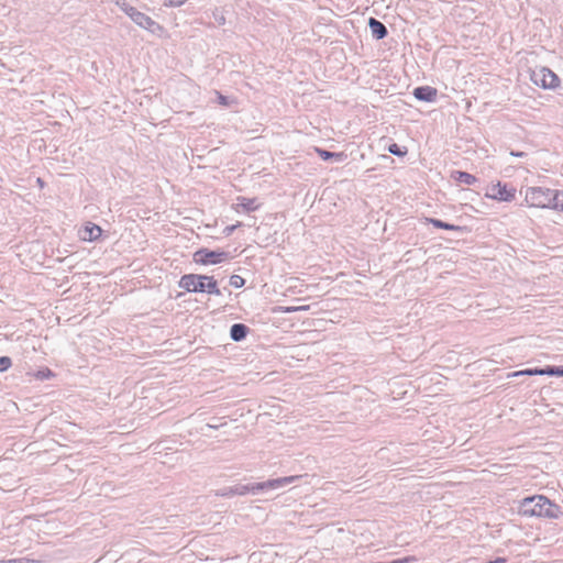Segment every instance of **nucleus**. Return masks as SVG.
Returning <instances> with one entry per match:
<instances>
[{
    "label": "nucleus",
    "mask_w": 563,
    "mask_h": 563,
    "mask_svg": "<svg viewBox=\"0 0 563 563\" xmlns=\"http://www.w3.org/2000/svg\"><path fill=\"white\" fill-rule=\"evenodd\" d=\"M250 332V328L244 323H234L230 328V338L234 342L243 341Z\"/></svg>",
    "instance_id": "12"
},
{
    "label": "nucleus",
    "mask_w": 563,
    "mask_h": 563,
    "mask_svg": "<svg viewBox=\"0 0 563 563\" xmlns=\"http://www.w3.org/2000/svg\"><path fill=\"white\" fill-rule=\"evenodd\" d=\"M531 81L543 89H556L561 85L559 76L548 67H536L530 73Z\"/></svg>",
    "instance_id": "5"
},
{
    "label": "nucleus",
    "mask_w": 563,
    "mask_h": 563,
    "mask_svg": "<svg viewBox=\"0 0 563 563\" xmlns=\"http://www.w3.org/2000/svg\"><path fill=\"white\" fill-rule=\"evenodd\" d=\"M186 0H165V4L169 7H180Z\"/></svg>",
    "instance_id": "25"
},
{
    "label": "nucleus",
    "mask_w": 563,
    "mask_h": 563,
    "mask_svg": "<svg viewBox=\"0 0 563 563\" xmlns=\"http://www.w3.org/2000/svg\"><path fill=\"white\" fill-rule=\"evenodd\" d=\"M12 366V360L9 356H0V372L3 373Z\"/></svg>",
    "instance_id": "22"
},
{
    "label": "nucleus",
    "mask_w": 563,
    "mask_h": 563,
    "mask_svg": "<svg viewBox=\"0 0 563 563\" xmlns=\"http://www.w3.org/2000/svg\"><path fill=\"white\" fill-rule=\"evenodd\" d=\"M452 176L460 184H464L467 186H471V185H474L475 183H477V178L467 172L455 170L452 174Z\"/></svg>",
    "instance_id": "14"
},
{
    "label": "nucleus",
    "mask_w": 563,
    "mask_h": 563,
    "mask_svg": "<svg viewBox=\"0 0 563 563\" xmlns=\"http://www.w3.org/2000/svg\"><path fill=\"white\" fill-rule=\"evenodd\" d=\"M239 225H240V223L225 227V229H224V231H223V232H224V234H225V235H230V234H232V233H233V231H234Z\"/></svg>",
    "instance_id": "26"
},
{
    "label": "nucleus",
    "mask_w": 563,
    "mask_h": 563,
    "mask_svg": "<svg viewBox=\"0 0 563 563\" xmlns=\"http://www.w3.org/2000/svg\"><path fill=\"white\" fill-rule=\"evenodd\" d=\"M368 26L373 37L376 40H383L388 35L386 25L375 18H369Z\"/></svg>",
    "instance_id": "10"
},
{
    "label": "nucleus",
    "mask_w": 563,
    "mask_h": 563,
    "mask_svg": "<svg viewBox=\"0 0 563 563\" xmlns=\"http://www.w3.org/2000/svg\"><path fill=\"white\" fill-rule=\"evenodd\" d=\"M300 476H285L279 478H273L261 483L251 484H236L234 486L222 487L214 492L216 496L231 498L233 496H244L247 494H260L266 490L279 489L288 484H292L298 481Z\"/></svg>",
    "instance_id": "1"
},
{
    "label": "nucleus",
    "mask_w": 563,
    "mask_h": 563,
    "mask_svg": "<svg viewBox=\"0 0 563 563\" xmlns=\"http://www.w3.org/2000/svg\"><path fill=\"white\" fill-rule=\"evenodd\" d=\"M37 183H38V185H40L41 187H43L44 183H43V180H42L41 178H37Z\"/></svg>",
    "instance_id": "31"
},
{
    "label": "nucleus",
    "mask_w": 563,
    "mask_h": 563,
    "mask_svg": "<svg viewBox=\"0 0 563 563\" xmlns=\"http://www.w3.org/2000/svg\"><path fill=\"white\" fill-rule=\"evenodd\" d=\"M216 93H217V100L221 106H224V107L231 106L232 101L227 96H223L219 91H216Z\"/></svg>",
    "instance_id": "23"
},
{
    "label": "nucleus",
    "mask_w": 563,
    "mask_h": 563,
    "mask_svg": "<svg viewBox=\"0 0 563 563\" xmlns=\"http://www.w3.org/2000/svg\"><path fill=\"white\" fill-rule=\"evenodd\" d=\"M230 253L220 250L199 249L194 253V262L200 265H214L229 260Z\"/></svg>",
    "instance_id": "6"
},
{
    "label": "nucleus",
    "mask_w": 563,
    "mask_h": 563,
    "mask_svg": "<svg viewBox=\"0 0 563 563\" xmlns=\"http://www.w3.org/2000/svg\"><path fill=\"white\" fill-rule=\"evenodd\" d=\"M316 152L323 161L333 159L341 163L347 158V155L344 152H330L320 147H316Z\"/></svg>",
    "instance_id": "13"
},
{
    "label": "nucleus",
    "mask_w": 563,
    "mask_h": 563,
    "mask_svg": "<svg viewBox=\"0 0 563 563\" xmlns=\"http://www.w3.org/2000/svg\"><path fill=\"white\" fill-rule=\"evenodd\" d=\"M179 287L189 292H207L220 296L222 292L213 276L186 274L179 280Z\"/></svg>",
    "instance_id": "4"
},
{
    "label": "nucleus",
    "mask_w": 563,
    "mask_h": 563,
    "mask_svg": "<svg viewBox=\"0 0 563 563\" xmlns=\"http://www.w3.org/2000/svg\"><path fill=\"white\" fill-rule=\"evenodd\" d=\"M0 563H26V562H23L22 560H18V559H11V560H7V561H0Z\"/></svg>",
    "instance_id": "29"
},
{
    "label": "nucleus",
    "mask_w": 563,
    "mask_h": 563,
    "mask_svg": "<svg viewBox=\"0 0 563 563\" xmlns=\"http://www.w3.org/2000/svg\"><path fill=\"white\" fill-rule=\"evenodd\" d=\"M238 201V208H241L245 212L255 211L258 209V205L256 203L255 199L239 197ZM238 211H240V209H238Z\"/></svg>",
    "instance_id": "15"
},
{
    "label": "nucleus",
    "mask_w": 563,
    "mask_h": 563,
    "mask_svg": "<svg viewBox=\"0 0 563 563\" xmlns=\"http://www.w3.org/2000/svg\"><path fill=\"white\" fill-rule=\"evenodd\" d=\"M117 3L120 5L121 10H122V11H123V12H124V13H125V14H126V15H128L132 21H133V20L136 18V15L141 12V11H139L136 8H134V7L130 5L129 3H126L124 0H123L122 4H120V2H119V1H118Z\"/></svg>",
    "instance_id": "18"
},
{
    "label": "nucleus",
    "mask_w": 563,
    "mask_h": 563,
    "mask_svg": "<svg viewBox=\"0 0 563 563\" xmlns=\"http://www.w3.org/2000/svg\"><path fill=\"white\" fill-rule=\"evenodd\" d=\"M53 375L54 374H53V372L49 368H45V369L38 371L37 374H36V377L38 379L44 380V379H48Z\"/></svg>",
    "instance_id": "24"
},
{
    "label": "nucleus",
    "mask_w": 563,
    "mask_h": 563,
    "mask_svg": "<svg viewBox=\"0 0 563 563\" xmlns=\"http://www.w3.org/2000/svg\"><path fill=\"white\" fill-rule=\"evenodd\" d=\"M224 424H225V422L220 423V424L207 423L206 427L209 428V429H218V428H220L221 426H224Z\"/></svg>",
    "instance_id": "28"
},
{
    "label": "nucleus",
    "mask_w": 563,
    "mask_h": 563,
    "mask_svg": "<svg viewBox=\"0 0 563 563\" xmlns=\"http://www.w3.org/2000/svg\"><path fill=\"white\" fill-rule=\"evenodd\" d=\"M538 375L543 376H563V366L548 365L545 367H539V371H534Z\"/></svg>",
    "instance_id": "16"
},
{
    "label": "nucleus",
    "mask_w": 563,
    "mask_h": 563,
    "mask_svg": "<svg viewBox=\"0 0 563 563\" xmlns=\"http://www.w3.org/2000/svg\"><path fill=\"white\" fill-rule=\"evenodd\" d=\"M133 22L139 25L140 27L148 31L150 33L154 35H161L164 31L163 26L154 21L151 16L147 14L140 12L136 18L133 20Z\"/></svg>",
    "instance_id": "8"
},
{
    "label": "nucleus",
    "mask_w": 563,
    "mask_h": 563,
    "mask_svg": "<svg viewBox=\"0 0 563 563\" xmlns=\"http://www.w3.org/2000/svg\"><path fill=\"white\" fill-rule=\"evenodd\" d=\"M510 155L514 157H526L527 153L521 151H510Z\"/></svg>",
    "instance_id": "27"
},
{
    "label": "nucleus",
    "mask_w": 563,
    "mask_h": 563,
    "mask_svg": "<svg viewBox=\"0 0 563 563\" xmlns=\"http://www.w3.org/2000/svg\"><path fill=\"white\" fill-rule=\"evenodd\" d=\"M412 95L419 101L434 102L437 100L438 90L431 86H419L413 89Z\"/></svg>",
    "instance_id": "9"
},
{
    "label": "nucleus",
    "mask_w": 563,
    "mask_h": 563,
    "mask_svg": "<svg viewBox=\"0 0 563 563\" xmlns=\"http://www.w3.org/2000/svg\"><path fill=\"white\" fill-rule=\"evenodd\" d=\"M518 512L525 517H540L558 519L563 515L561 506L552 503L543 495H534L523 498L518 507Z\"/></svg>",
    "instance_id": "2"
},
{
    "label": "nucleus",
    "mask_w": 563,
    "mask_h": 563,
    "mask_svg": "<svg viewBox=\"0 0 563 563\" xmlns=\"http://www.w3.org/2000/svg\"><path fill=\"white\" fill-rule=\"evenodd\" d=\"M388 152L398 157H402L408 153L407 147L400 146L397 143H391L388 146Z\"/></svg>",
    "instance_id": "19"
},
{
    "label": "nucleus",
    "mask_w": 563,
    "mask_h": 563,
    "mask_svg": "<svg viewBox=\"0 0 563 563\" xmlns=\"http://www.w3.org/2000/svg\"><path fill=\"white\" fill-rule=\"evenodd\" d=\"M516 188L507 183L497 181L488 186L486 197L493 200L510 202L516 198Z\"/></svg>",
    "instance_id": "7"
},
{
    "label": "nucleus",
    "mask_w": 563,
    "mask_h": 563,
    "mask_svg": "<svg viewBox=\"0 0 563 563\" xmlns=\"http://www.w3.org/2000/svg\"><path fill=\"white\" fill-rule=\"evenodd\" d=\"M230 286L234 287V288H241L245 285V279L243 277H241L240 275H232L230 277Z\"/></svg>",
    "instance_id": "21"
},
{
    "label": "nucleus",
    "mask_w": 563,
    "mask_h": 563,
    "mask_svg": "<svg viewBox=\"0 0 563 563\" xmlns=\"http://www.w3.org/2000/svg\"><path fill=\"white\" fill-rule=\"evenodd\" d=\"M429 222L437 229L450 230V231H461L462 228L449 222H444L440 219H429Z\"/></svg>",
    "instance_id": "17"
},
{
    "label": "nucleus",
    "mask_w": 563,
    "mask_h": 563,
    "mask_svg": "<svg viewBox=\"0 0 563 563\" xmlns=\"http://www.w3.org/2000/svg\"><path fill=\"white\" fill-rule=\"evenodd\" d=\"M101 233H102V230L99 225L88 222L85 225L84 230L81 231L80 236L84 241L92 242V241L98 240L100 238Z\"/></svg>",
    "instance_id": "11"
},
{
    "label": "nucleus",
    "mask_w": 563,
    "mask_h": 563,
    "mask_svg": "<svg viewBox=\"0 0 563 563\" xmlns=\"http://www.w3.org/2000/svg\"><path fill=\"white\" fill-rule=\"evenodd\" d=\"M306 307H291V308H287L286 311L290 312V311H297V310H305Z\"/></svg>",
    "instance_id": "30"
},
{
    "label": "nucleus",
    "mask_w": 563,
    "mask_h": 563,
    "mask_svg": "<svg viewBox=\"0 0 563 563\" xmlns=\"http://www.w3.org/2000/svg\"><path fill=\"white\" fill-rule=\"evenodd\" d=\"M525 200L529 207L563 211V191L544 187H529Z\"/></svg>",
    "instance_id": "3"
},
{
    "label": "nucleus",
    "mask_w": 563,
    "mask_h": 563,
    "mask_svg": "<svg viewBox=\"0 0 563 563\" xmlns=\"http://www.w3.org/2000/svg\"><path fill=\"white\" fill-rule=\"evenodd\" d=\"M534 371H539V367L536 368H526L522 371H517L508 374V377H519V376H536L538 373H534Z\"/></svg>",
    "instance_id": "20"
}]
</instances>
